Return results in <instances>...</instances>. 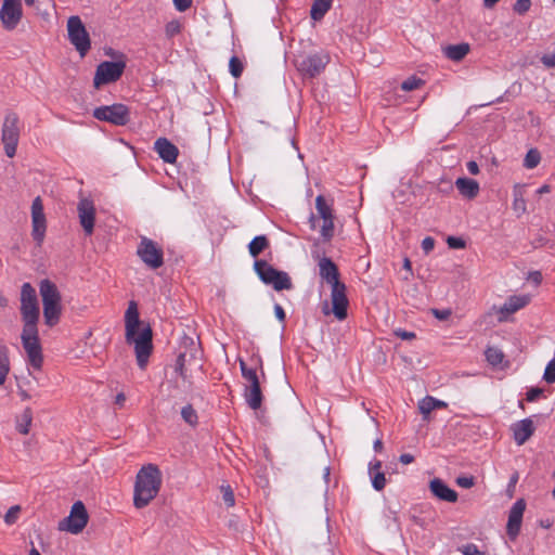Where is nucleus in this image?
I'll list each match as a JSON object with an SVG mask.
<instances>
[{"label": "nucleus", "mask_w": 555, "mask_h": 555, "mask_svg": "<svg viewBox=\"0 0 555 555\" xmlns=\"http://www.w3.org/2000/svg\"><path fill=\"white\" fill-rule=\"evenodd\" d=\"M468 52H469L468 43L448 46L444 50L447 57L452 61H456V62L463 60L467 55Z\"/></svg>", "instance_id": "nucleus-31"}, {"label": "nucleus", "mask_w": 555, "mask_h": 555, "mask_svg": "<svg viewBox=\"0 0 555 555\" xmlns=\"http://www.w3.org/2000/svg\"><path fill=\"white\" fill-rule=\"evenodd\" d=\"M517 481H518V473H514L509 478V482H508V487H507V491L509 492L511 496L513 495V491H514V488H515Z\"/></svg>", "instance_id": "nucleus-57"}, {"label": "nucleus", "mask_w": 555, "mask_h": 555, "mask_svg": "<svg viewBox=\"0 0 555 555\" xmlns=\"http://www.w3.org/2000/svg\"><path fill=\"white\" fill-rule=\"evenodd\" d=\"M21 315L22 319L40 317L36 289L30 283H24L21 288Z\"/></svg>", "instance_id": "nucleus-16"}, {"label": "nucleus", "mask_w": 555, "mask_h": 555, "mask_svg": "<svg viewBox=\"0 0 555 555\" xmlns=\"http://www.w3.org/2000/svg\"><path fill=\"white\" fill-rule=\"evenodd\" d=\"M141 325L138 305L135 301H130L125 313V327H126V341L134 345L135 357L138 365L143 369L152 352V330L150 325L144 326L138 333Z\"/></svg>", "instance_id": "nucleus-1"}, {"label": "nucleus", "mask_w": 555, "mask_h": 555, "mask_svg": "<svg viewBox=\"0 0 555 555\" xmlns=\"http://www.w3.org/2000/svg\"><path fill=\"white\" fill-rule=\"evenodd\" d=\"M254 270L262 283L271 285L278 292L293 287L289 275L284 271L276 270L266 260H256L254 262Z\"/></svg>", "instance_id": "nucleus-6"}, {"label": "nucleus", "mask_w": 555, "mask_h": 555, "mask_svg": "<svg viewBox=\"0 0 555 555\" xmlns=\"http://www.w3.org/2000/svg\"><path fill=\"white\" fill-rule=\"evenodd\" d=\"M39 293L42 299L44 323L52 327L59 323L61 318V294L57 286L48 279L40 281Z\"/></svg>", "instance_id": "nucleus-3"}, {"label": "nucleus", "mask_w": 555, "mask_h": 555, "mask_svg": "<svg viewBox=\"0 0 555 555\" xmlns=\"http://www.w3.org/2000/svg\"><path fill=\"white\" fill-rule=\"evenodd\" d=\"M162 486V473L154 464L143 466L137 474L133 504L143 508L158 494Z\"/></svg>", "instance_id": "nucleus-2"}, {"label": "nucleus", "mask_w": 555, "mask_h": 555, "mask_svg": "<svg viewBox=\"0 0 555 555\" xmlns=\"http://www.w3.org/2000/svg\"><path fill=\"white\" fill-rule=\"evenodd\" d=\"M222 500L228 507H232L235 504L234 492L229 485H222L220 488Z\"/></svg>", "instance_id": "nucleus-41"}, {"label": "nucleus", "mask_w": 555, "mask_h": 555, "mask_svg": "<svg viewBox=\"0 0 555 555\" xmlns=\"http://www.w3.org/2000/svg\"><path fill=\"white\" fill-rule=\"evenodd\" d=\"M154 150L168 164H173L179 155L178 147L166 138H158L154 143Z\"/></svg>", "instance_id": "nucleus-23"}, {"label": "nucleus", "mask_w": 555, "mask_h": 555, "mask_svg": "<svg viewBox=\"0 0 555 555\" xmlns=\"http://www.w3.org/2000/svg\"><path fill=\"white\" fill-rule=\"evenodd\" d=\"M20 511H21V508L18 505H14V506L10 507L9 511L4 515V521L8 525L14 524L17 520Z\"/></svg>", "instance_id": "nucleus-45"}, {"label": "nucleus", "mask_w": 555, "mask_h": 555, "mask_svg": "<svg viewBox=\"0 0 555 555\" xmlns=\"http://www.w3.org/2000/svg\"><path fill=\"white\" fill-rule=\"evenodd\" d=\"M541 63L547 68H554L555 67V52L542 55Z\"/></svg>", "instance_id": "nucleus-51"}, {"label": "nucleus", "mask_w": 555, "mask_h": 555, "mask_svg": "<svg viewBox=\"0 0 555 555\" xmlns=\"http://www.w3.org/2000/svg\"><path fill=\"white\" fill-rule=\"evenodd\" d=\"M467 170L469 171L470 175H478L479 173V167H478V164L474 160H470L467 163Z\"/></svg>", "instance_id": "nucleus-59"}, {"label": "nucleus", "mask_w": 555, "mask_h": 555, "mask_svg": "<svg viewBox=\"0 0 555 555\" xmlns=\"http://www.w3.org/2000/svg\"><path fill=\"white\" fill-rule=\"evenodd\" d=\"M395 335L400 337V338H402V339H406V340H410V339L415 337V334L413 332H406V331H403V330L395 331Z\"/></svg>", "instance_id": "nucleus-55"}, {"label": "nucleus", "mask_w": 555, "mask_h": 555, "mask_svg": "<svg viewBox=\"0 0 555 555\" xmlns=\"http://www.w3.org/2000/svg\"><path fill=\"white\" fill-rule=\"evenodd\" d=\"M541 160L540 152L535 149H531L527 152L525 159H524V166L527 169H533L535 168Z\"/></svg>", "instance_id": "nucleus-37"}, {"label": "nucleus", "mask_w": 555, "mask_h": 555, "mask_svg": "<svg viewBox=\"0 0 555 555\" xmlns=\"http://www.w3.org/2000/svg\"><path fill=\"white\" fill-rule=\"evenodd\" d=\"M180 30H181V25L178 21H171V22L167 23L166 28H165L166 35L170 38L176 36L177 34H179Z\"/></svg>", "instance_id": "nucleus-46"}, {"label": "nucleus", "mask_w": 555, "mask_h": 555, "mask_svg": "<svg viewBox=\"0 0 555 555\" xmlns=\"http://www.w3.org/2000/svg\"><path fill=\"white\" fill-rule=\"evenodd\" d=\"M525 509L526 501L524 499H518L509 509L506 532L511 540H515L520 532Z\"/></svg>", "instance_id": "nucleus-18"}, {"label": "nucleus", "mask_w": 555, "mask_h": 555, "mask_svg": "<svg viewBox=\"0 0 555 555\" xmlns=\"http://www.w3.org/2000/svg\"><path fill=\"white\" fill-rule=\"evenodd\" d=\"M173 3L178 11L184 12L192 5V0H173Z\"/></svg>", "instance_id": "nucleus-53"}, {"label": "nucleus", "mask_w": 555, "mask_h": 555, "mask_svg": "<svg viewBox=\"0 0 555 555\" xmlns=\"http://www.w3.org/2000/svg\"><path fill=\"white\" fill-rule=\"evenodd\" d=\"M79 222L86 235H91L94 230L95 207L91 199L81 198L77 205Z\"/></svg>", "instance_id": "nucleus-19"}, {"label": "nucleus", "mask_w": 555, "mask_h": 555, "mask_svg": "<svg viewBox=\"0 0 555 555\" xmlns=\"http://www.w3.org/2000/svg\"><path fill=\"white\" fill-rule=\"evenodd\" d=\"M22 321H23V331H22L21 339L22 340L39 339L38 327H37L39 318H26V319H22Z\"/></svg>", "instance_id": "nucleus-29"}, {"label": "nucleus", "mask_w": 555, "mask_h": 555, "mask_svg": "<svg viewBox=\"0 0 555 555\" xmlns=\"http://www.w3.org/2000/svg\"><path fill=\"white\" fill-rule=\"evenodd\" d=\"M93 117L115 126H125L130 121V112L126 105L115 103L113 105L96 107L93 111Z\"/></svg>", "instance_id": "nucleus-12"}, {"label": "nucleus", "mask_w": 555, "mask_h": 555, "mask_svg": "<svg viewBox=\"0 0 555 555\" xmlns=\"http://www.w3.org/2000/svg\"><path fill=\"white\" fill-rule=\"evenodd\" d=\"M531 278L535 284H539L541 282L542 275L539 271H535L531 273Z\"/></svg>", "instance_id": "nucleus-62"}, {"label": "nucleus", "mask_w": 555, "mask_h": 555, "mask_svg": "<svg viewBox=\"0 0 555 555\" xmlns=\"http://www.w3.org/2000/svg\"><path fill=\"white\" fill-rule=\"evenodd\" d=\"M31 236L37 245L40 246L44 240L47 230V220L40 196H37L31 204Z\"/></svg>", "instance_id": "nucleus-14"}, {"label": "nucleus", "mask_w": 555, "mask_h": 555, "mask_svg": "<svg viewBox=\"0 0 555 555\" xmlns=\"http://www.w3.org/2000/svg\"><path fill=\"white\" fill-rule=\"evenodd\" d=\"M550 191H551L550 185L544 184V185H542V186L538 190V193H539V194H544V193H548Z\"/></svg>", "instance_id": "nucleus-64"}, {"label": "nucleus", "mask_w": 555, "mask_h": 555, "mask_svg": "<svg viewBox=\"0 0 555 555\" xmlns=\"http://www.w3.org/2000/svg\"><path fill=\"white\" fill-rule=\"evenodd\" d=\"M185 363H186V354L184 352H180L177 358V361H176V372L179 373V375L181 376V378L184 382H186L189 385H191V382L186 374Z\"/></svg>", "instance_id": "nucleus-38"}, {"label": "nucleus", "mask_w": 555, "mask_h": 555, "mask_svg": "<svg viewBox=\"0 0 555 555\" xmlns=\"http://www.w3.org/2000/svg\"><path fill=\"white\" fill-rule=\"evenodd\" d=\"M456 483L462 488H472L474 486V478L473 477H459L456 479Z\"/></svg>", "instance_id": "nucleus-54"}, {"label": "nucleus", "mask_w": 555, "mask_h": 555, "mask_svg": "<svg viewBox=\"0 0 555 555\" xmlns=\"http://www.w3.org/2000/svg\"><path fill=\"white\" fill-rule=\"evenodd\" d=\"M403 268L406 270V275L403 276L404 280H409L412 276V263L409 258H404Z\"/></svg>", "instance_id": "nucleus-58"}, {"label": "nucleus", "mask_w": 555, "mask_h": 555, "mask_svg": "<svg viewBox=\"0 0 555 555\" xmlns=\"http://www.w3.org/2000/svg\"><path fill=\"white\" fill-rule=\"evenodd\" d=\"M455 186L464 197L472 199L479 193V184L476 180L469 178H457Z\"/></svg>", "instance_id": "nucleus-25"}, {"label": "nucleus", "mask_w": 555, "mask_h": 555, "mask_svg": "<svg viewBox=\"0 0 555 555\" xmlns=\"http://www.w3.org/2000/svg\"><path fill=\"white\" fill-rule=\"evenodd\" d=\"M88 520L89 515L85 504L81 501H77L73 504L69 515L59 522V529L78 534L86 528Z\"/></svg>", "instance_id": "nucleus-11"}, {"label": "nucleus", "mask_w": 555, "mask_h": 555, "mask_svg": "<svg viewBox=\"0 0 555 555\" xmlns=\"http://www.w3.org/2000/svg\"><path fill=\"white\" fill-rule=\"evenodd\" d=\"M442 408H447V403L430 396L425 397L418 402V409L424 420H427L430 412L435 409Z\"/></svg>", "instance_id": "nucleus-28"}, {"label": "nucleus", "mask_w": 555, "mask_h": 555, "mask_svg": "<svg viewBox=\"0 0 555 555\" xmlns=\"http://www.w3.org/2000/svg\"><path fill=\"white\" fill-rule=\"evenodd\" d=\"M9 372V349L4 344H0V386L5 383Z\"/></svg>", "instance_id": "nucleus-32"}, {"label": "nucleus", "mask_w": 555, "mask_h": 555, "mask_svg": "<svg viewBox=\"0 0 555 555\" xmlns=\"http://www.w3.org/2000/svg\"><path fill=\"white\" fill-rule=\"evenodd\" d=\"M230 73L233 77L238 78L244 69L242 61L237 56H232L229 62Z\"/></svg>", "instance_id": "nucleus-42"}, {"label": "nucleus", "mask_w": 555, "mask_h": 555, "mask_svg": "<svg viewBox=\"0 0 555 555\" xmlns=\"http://www.w3.org/2000/svg\"><path fill=\"white\" fill-rule=\"evenodd\" d=\"M447 243L450 248L454 249H461L465 247V242L461 237L449 236Z\"/></svg>", "instance_id": "nucleus-48"}, {"label": "nucleus", "mask_w": 555, "mask_h": 555, "mask_svg": "<svg viewBox=\"0 0 555 555\" xmlns=\"http://www.w3.org/2000/svg\"><path fill=\"white\" fill-rule=\"evenodd\" d=\"M330 55L326 52H315L298 55L295 60L297 70L306 78L319 76L330 63Z\"/></svg>", "instance_id": "nucleus-7"}, {"label": "nucleus", "mask_w": 555, "mask_h": 555, "mask_svg": "<svg viewBox=\"0 0 555 555\" xmlns=\"http://www.w3.org/2000/svg\"><path fill=\"white\" fill-rule=\"evenodd\" d=\"M67 35L69 42L75 47L80 56H86L91 48V40L78 15H73L67 20Z\"/></svg>", "instance_id": "nucleus-8"}, {"label": "nucleus", "mask_w": 555, "mask_h": 555, "mask_svg": "<svg viewBox=\"0 0 555 555\" xmlns=\"http://www.w3.org/2000/svg\"><path fill=\"white\" fill-rule=\"evenodd\" d=\"M529 302L528 296H511L508 299L504 302V305L501 308V313L511 314L515 313L519 309L527 306Z\"/></svg>", "instance_id": "nucleus-27"}, {"label": "nucleus", "mask_w": 555, "mask_h": 555, "mask_svg": "<svg viewBox=\"0 0 555 555\" xmlns=\"http://www.w3.org/2000/svg\"><path fill=\"white\" fill-rule=\"evenodd\" d=\"M274 313H275V317L278 318V320L280 322H284L285 321V318H286L285 311L282 308V306H280L279 304H276L274 306Z\"/></svg>", "instance_id": "nucleus-56"}, {"label": "nucleus", "mask_w": 555, "mask_h": 555, "mask_svg": "<svg viewBox=\"0 0 555 555\" xmlns=\"http://www.w3.org/2000/svg\"><path fill=\"white\" fill-rule=\"evenodd\" d=\"M33 422V412L29 408L25 409L24 412L21 415V421L17 424V430L23 434L27 435L29 433V427Z\"/></svg>", "instance_id": "nucleus-36"}, {"label": "nucleus", "mask_w": 555, "mask_h": 555, "mask_svg": "<svg viewBox=\"0 0 555 555\" xmlns=\"http://www.w3.org/2000/svg\"><path fill=\"white\" fill-rule=\"evenodd\" d=\"M513 196H514L513 209L519 217L520 215L526 212V209H527L526 201L524 198L522 192L517 188H515Z\"/></svg>", "instance_id": "nucleus-35"}, {"label": "nucleus", "mask_w": 555, "mask_h": 555, "mask_svg": "<svg viewBox=\"0 0 555 555\" xmlns=\"http://www.w3.org/2000/svg\"><path fill=\"white\" fill-rule=\"evenodd\" d=\"M435 247V240L430 236H427L425 237L423 241H422V249L428 254L430 253Z\"/></svg>", "instance_id": "nucleus-52"}, {"label": "nucleus", "mask_w": 555, "mask_h": 555, "mask_svg": "<svg viewBox=\"0 0 555 555\" xmlns=\"http://www.w3.org/2000/svg\"><path fill=\"white\" fill-rule=\"evenodd\" d=\"M346 289L347 288L345 283H336V285L331 286L333 313L339 321L345 320L348 314L347 309L349 306V300L347 298Z\"/></svg>", "instance_id": "nucleus-17"}, {"label": "nucleus", "mask_w": 555, "mask_h": 555, "mask_svg": "<svg viewBox=\"0 0 555 555\" xmlns=\"http://www.w3.org/2000/svg\"><path fill=\"white\" fill-rule=\"evenodd\" d=\"M544 390L539 387H532L530 388L526 393V400L529 402L537 401L542 395Z\"/></svg>", "instance_id": "nucleus-47"}, {"label": "nucleus", "mask_w": 555, "mask_h": 555, "mask_svg": "<svg viewBox=\"0 0 555 555\" xmlns=\"http://www.w3.org/2000/svg\"><path fill=\"white\" fill-rule=\"evenodd\" d=\"M382 462L375 461L370 463L369 474L372 479V486L376 491H382L386 486L385 474L380 472Z\"/></svg>", "instance_id": "nucleus-26"}, {"label": "nucleus", "mask_w": 555, "mask_h": 555, "mask_svg": "<svg viewBox=\"0 0 555 555\" xmlns=\"http://www.w3.org/2000/svg\"><path fill=\"white\" fill-rule=\"evenodd\" d=\"M425 81L416 76H411L401 83L403 91H413L424 86Z\"/></svg>", "instance_id": "nucleus-40"}, {"label": "nucleus", "mask_w": 555, "mask_h": 555, "mask_svg": "<svg viewBox=\"0 0 555 555\" xmlns=\"http://www.w3.org/2000/svg\"><path fill=\"white\" fill-rule=\"evenodd\" d=\"M23 348L26 351L29 364L36 369L40 370L43 362L42 348L39 339L34 340H22Z\"/></svg>", "instance_id": "nucleus-24"}, {"label": "nucleus", "mask_w": 555, "mask_h": 555, "mask_svg": "<svg viewBox=\"0 0 555 555\" xmlns=\"http://www.w3.org/2000/svg\"><path fill=\"white\" fill-rule=\"evenodd\" d=\"M431 313L440 321H444L452 314L451 309H431Z\"/></svg>", "instance_id": "nucleus-50"}, {"label": "nucleus", "mask_w": 555, "mask_h": 555, "mask_svg": "<svg viewBox=\"0 0 555 555\" xmlns=\"http://www.w3.org/2000/svg\"><path fill=\"white\" fill-rule=\"evenodd\" d=\"M333 0H313L310 10V16L314 21H320L331 9Z\"/></svg>", "instance_id": "nucleus-30"}, {"label": "nucleus", "mask_w": 555, "mask_h": 555, "mask_svg": "<svg viewBox=\"0 0 555 555\" xmlns=\"http://www.w3.org/2000/svg\"><path fill=\"white\" fill-rule=\"evenodd\" d=\"M382 449H383V442H382V440H380V439H376V440L374 441V450H375L376 452H380V451H382Z\"/></svg>", "instance_id": "nucleus-63"}, {"label": "nucleus", "mask_w": 555, "mask_h": 555, "mask_svg": "<svg viewBox=\"0 0 555 555\" xmlns=\"http://www.w3.org/2000/svg\"><path fill=\"white\" fill-rule=\"evenodd\" d=\"M126 68L124 61H104L100 63L95 69L93 85L99 89L103 85L112 83L117 81Z\"/></svg>", "instance_id": "nucleus-13"}, {"label": "nucleus", "mask_w": 555, "mask_h": 555, "mask_svg": "<svg viewBox=\"0 0 555 555\" xmlns=\"http://www.w3.org/2000/svg\"><path fill=\"white\" fill-rule=\"evenodd\" d=\"M485 354L488 363L492 366L500 365L504 359L503 351L496 347H488Z\"/></svg>", "instance_id": "nucleus-34"}, {"label": "nucleus", "mask_w": 555, "mask_h": 555, "mask_svg": "<svg viewBox=\"0 0 555 555\" xmlns=\"http://www.w3.org/2000/svg\"><path fill=\"white\" fill-rule=\"evenodd\" d=\"M240 369L246 384L244 386V399L251 410H259L262 404V391L260 380L255 369L248 367L246 362L240 359Z\"/></svg>", "instance_id": "nucleus-4"}, {"label": "nucleus", "mask_w": 555, "mask_h": 555, "mask_svg": "<svg viewBox=\"0 0 555 555\" xmlns=\"http://www.w3.org/2000/svg\"><path fill=\"white\" fill-rule=\"evenodd\" d=\"M399 461L402 464L408 465V464H411L414 461V456L412 454H410V453H404V454L400 455Z\"/></svg>", "instance_id": "nucleus-60"}, {"label": "nucleus", "mask_w": 555, "mask_h": 555, "mask_svg": "<svg viewBox=\"0 0 555 555\" xmlns=\"http://www.w3.org/2000/svg\"><path fill=\"white\" fill-rule=\"evenodd\" d=\"M126 401V396L124 392H119L115 397V404H117L119 408H122Z\"/></svg>", "instance_id": "nucleus-61"}, {"label": "nucleus", "mask_w": 555, "mask_h": 555, "mask_svg": "<svg viewBox=\"0 0 555 555\" xmlns=\"http://www.w3.org/2000/svg\"><path fill=\"white\" fill-rule=\"evenodd\" d=\"M137 255L150 269H158L164 264V251L153 240L142 236L137 247Z\"/></svg>", "instance_id": "nucleus-10"}, {"label": "nucleus", "mask_w": 555, "mask_h": 555, "mask_svg": "<svg viewBox=\"0 0 555 555\" xmlns=\"http://www.w3.org/2000/svg\"><path fill=\"white\" fill-rule=\"evenodd\" d=\"M461 551L463 555H485V553L479 551L478 547L473 543L464 545Z\"/></svg>", "instance_id": "nucleus-49"}, {"label": "nucleus", "mask_w": 555, "mask_h": 555, "mask_svg": "<svg viewBox=\"0 0 555 555\" xmlns=\"http://www.w3.org/2000/svg\"><path fill=\"white\" fill-rule=\"evenodd\" d=\"M319 271L320 276L331 286L336 285V283H341L339 281V271L337 266L331 258L327 257H319Z\"/></svg>", "instance_id": "nucleus-21"}, {"label": "nucleus", "mask_w": 555, "mask_h": 555, "mask_svg": "<svg viewBox=\"0 0 555 555\" xmlns=\"http://www.w3.org/2000/svg\"><path fill=\"white\" fill-rule=\"evenodd\" d=\"M531 8V0H517L513 5L514 12L519 15L526 14Z\"/></svg>", "instance_id": "nucleus-44"}, {"label": "nucleus", "mask_w": 555, "mask_h": 555, "mask_svg": "<svg viewBox=\"0 0 555 555\" xmlns=\"http://www.w3.org/2000/svg\"><path fill=\"white\" fill-rule=\"evenodd\" d=\"M181 416L184 420V422L190 424L191 426H195L197 424V413L191 404H186L185 406L182 408Z\"/></svg>", "instance_id": "nucleus-39"}, {"label": "nucleus", "mask_w": 555, "mask_h": 555, "mask_svg": "<svg viewBox=\"0 0 555 555\" xmlns=\"http://www.w3.org/2000/svg\"><path fill=\"white\" fill-rule=\"evenodd\" d=\"M23 16L22 0H3L0 20L7 30L16 28Z\"/></svg>", "instance_id": "nucleus-15"}, {"label": "nucleus", "mask_w": 555, "mask_h": 555, "mask_svg": "<svg viewBox=\"0 0 555 555\" xmlns=\"http://www.w3.org/2000/svg\"><path fill=\"white\" fill-rule=\"evenodd\" d=\"M517 446H522L533 435L535 427L530 417L514 423L511 427Z\"/></svg>", "instance_id": "nucleus-20"}, {"label": "nucleus", "mask_w": 555, "mask_h": 555, "mask_svg": "<svg viewBox=\"0 0 555 555\" xmlns=\"http://www.w3.org/2000/svg\"><path fill=\"white\" fill-rule=\"evenodd\" d=\"M431 493L440 501L454 503L457 501V493L440 478H434L429 483Z\"/></svg>", "instance_id": "nucleus-22"}, {"label": "nucleus", "mask_w": 555, "mask_h": 555, "mask_svg": "<svg viewBox=\"0 0 555 555\" xmlns=\"http://www.w3.org/2000/svg\"><path fill=\"white\" fill-rule=\"evenodd\" d=\"M269 247V241L266 235L255 236L251 242L248 244V251L251 257L256 258L262 253L266 248Z\"/></svg>", "instance_id": "nucleus-33"}, {"label": "nucleus", "mask_w": 555, "mask_h": 555, "mask_svg": "<svg viewBox=\"0 0 555 555\" xmlns=\"http://www.w3.org/2000/svg\"><path fill=\"white\" fill-rule=\"evenodd\" d=\"M20 118L14 112H9L3 121L1 140L4 144L5 155L10 158L16 154L20 140Z\"/></svg>", "instance_id": "nucleus-9"}, {"label": "nucleus", "mask_w": 555, "mask_h": 555, "mask_svg": "<svg viewBox=\"0 0 555 555\" xmlns=\"http://www.w3.org/2000/svg\"><path fill=\"white\" fill-rule=\"evenodd\" d=\"M317 216L311 215L309 222L312 229L317 228V222L322 221L320 234L324 242H330L334 236V214L332 206L326 202L323 195H318L315 198Z\"/></svg>", "instance_id": "nucleus-5"}, {"label": "nucleus", "mask_w": 555, "mask_h": 555, "mask_svg": "<svg viewBox=\"0 0 555 555\" xmlns=\"http://www.w3.org/2000/svg\"><path fill=\"white\" fill-rule=\"evenodd\" d=\"M543 379L547 384L555 383V358L547 363L543 374Z\"/></svg>", "instance_id": "nucleus-43"}]
</instances>
